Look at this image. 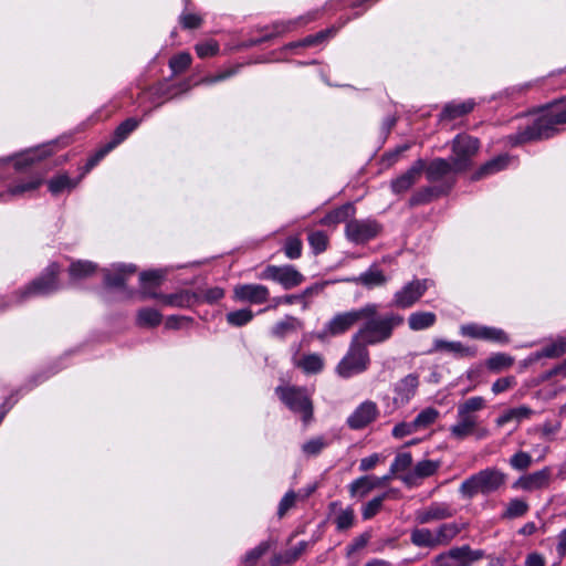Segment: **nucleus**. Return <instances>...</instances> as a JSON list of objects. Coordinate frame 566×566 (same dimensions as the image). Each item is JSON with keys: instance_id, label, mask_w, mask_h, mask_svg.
<instances>
[{"instance_id": "1", "label": "nucleus", "mask_w": 566, "mask_h": 566, "mask_svg": "<svg viewBox=\"0 0 566 566\" xmlns=\"http://www.w3.org/2000/svg\"><path fill=\"white\" fill-rule=\"evenodd\" d=\"M365 306H374V314L360 318L363 324L354 337L366 346L388 340L394 329L403 323V317L396 313L379 315V306L375 303H368Z\"/></svg>"}, {"instance_id": "2", "label": "nucleus", "mask_w": 566, "mask_h": 566, "mask_svg": "<svg viewBox=\"0 0 566 566\" xmlns=\"http://www.w3.org/2000/svg\"><path fill=\"white\" fill-rule=\"evenodd\" d=\"M462 528L455 522L440 524L437 528L413 527L410 530V543L419 548L436 549L448 546Z\"/></svg>"}, {"instance_id": "3", "label": "nucleus", "mask_w": 566, "mask_h": 566, "mask_svg": "<svg viewBox=\"0 0 566 566\" xmlns=\"http://www.w3.org/2000/svg\"><path fill=\"white\" fill-rule=\"evenodd\" d=\"M506 474L496 468H486L465 479L459 492L465 499H472L479 493L491 494L499 491L506 482Z\"/></svg>"}, {"instance_id": "4", "label": "nucleus", "mask_w": 566, "mask_h": 566, "mask_svg": "<svg viewBox=\"0 0 566 566\" xmlns=\"http://www.w3.org/2000/svg\"><path fill=\"white\" fill-rule=\"evenodd\" d=\"M564 123H566V108L552 107L527 126L518 135L517 142L548 138L554 134L555 126Z\"/></svg>"}, {"instance_id": "5", "label": "nucleus", "mask_w": 566, "mask_h": 566, "mask_svg": "<svg viewBox=\"0 0 566 566\" xmlns=\"http://www.w3.org/2000/svg\"><path fill=\"white\" fill-rule=\"evenodd\" d=\"M280 400L307 424L313 418V403L306 389L294 386H280L275 389Z\"/></svg>"}, {"instance_id": "6", "label": "nucleus", "mask_w": 566, "mask_h": 566, "mask_svg": "<svg viewBox=\"0 0 566 566\" xmlns=\"http://www.w3.org/2000/svg\"><path fill=\"white\" fill-rule=\"evenodd\" d=\"M374 306H363L358 310L338 313L325 324L324 328L317 333L316 337L318 339H325L344 334L359 322L361 317L374 314Z\"/></svg>"}, {"instance_id": "7", "label": "nucleus", "mask_w": 566, "mask_h": 566, "mask_svg": "<svg viewBox=\"0 0 566 566\" xmlns=\"http://www.w3.org/2000/svg\"><path fill=\"white\" fill-rule=\"evenodd\" d=\"M369 365V354L359 340L352 339V344L346 356L337 365V374L343 378H349L356 374L363 373Z\"/></svg>"}, {"instance_id": "8", "label": "nucleus", "mask_w": 566, "mask_h": 566, "mask_svg": "<svg viewBox=\"0 0 566 566\" xmlns=\"http://www.w3.org/2000/svg\"><path fill=\"white\" fill-rule=\"evenodd\" d=\"M484 553L480 549H472L469 545L453 547L437 555L433 566H471L474 562L482 559Z\"/></svg>"}, {"instance_id": "9", "label": "nucleus", "mask_w": 566, "mask_h": 566, "mask_svg": "<svg viewBox=\"0 0 566 566\" xmlns=\"http://www.w3.org/2000/svg\"><path fill=\"white\" fill-rule=\"evenodd\" d=\"M479 140L469 135H458L452 143V156L454 172L465 170L471 159L478 154Z\"/></svg>"}, {"instance_id": "10", "label": "nucleus", "mask_w": 566, "mask_h": 566, "mask_svg": "<svg viewBox=\"0 0 566 566\" xmlns=\"http://www.w3.org/2000/svg\"><path fill=\"white\" fill-rule=\"evenodd\" d=\"M261 280H271L281 284L285 290L298 286L304 282V275L292 265H268L260 274Z\"/></svg>"}, {"instance_id": "11", "label": "nucleus", "mask_w": 566, "mask_h": 566, "mask_svg": "<svg viewBox=\"0 0 566 566\" xmlns=\"http://www.w3.org/2000/svg\"><path fill=\"white\" fill-rule=\"evenodd\" d=\"M428 287V280H413L408 282L394 294L391 305L397 308L411 307L422 297Z\"/></svg>"}, {"instance_id": "12", "label": "nucleus", "mask_w": 566, "mask_h": 566, "mask_svg": "<svg viewBox=\"0 0 566 566\" xmlns=\"http://www.w3.org/2000/svg\"><path fill=\"white\" fill-rule=\"evenodd\" d=\"M450 433L457 440H463L469 436L483 439L489 436V430L479 428L478 417H471L457 410V422L450 427Z\"/></svg>"}, {"instance_id": "13", "label": "nucleus", "mask_w": 566, "mask_h": 566, "mask_svg": "<svg viewBox=\"0 0 566 566\" xmlns=\"http://www.w3.org/2000/svg\"><path fill=\"white\" fill-rule=\"evenodd\" d=\"M380 226L375 220H350L346 224V237L349 241L360 244L378 235Z\"/></svg>"}, {"instance_id": "14", "label": "nucleus", "mask_w": 566, "mask_h": 566, "mask_svg": "<svg viewBox=\"0 0 566 566\" xmlns=\"http://www.w3.org/2000/svg\"><path fill=\"white\" fill-rule=\"evenodd\" d=\"M553 481V473L549 467L541 470L526 473L520 476L514 483L513 488L525 492H534L548 489Z\"/></svg>"}, {"instance_id": "15", "label": "nucleus", "mask_w": 566, "mask_h": 566, "mask_svg": "<svg viewBox=\"0 0 566 566\" xmlns=\"http://www.w3.org/2000/svg\"><path fill=\"white\" fill-rule=\"evenodd\" d=\"M233 300L242 303L263 304L270 297V291L265 285L249 283L238 284L233 287Z\"/></svg>"}, {"instance_id": "16", "label": "nucleus", "mask_w": 566, "mask_h": 566, "mask_svg": "<svg viewBox=\"0 0 566 566\" xmlns=\"http://www.w3.org/2000/svg\"><path fill=\"white\" fill-rule=\"evenodd\" d=\"M60 266L56 263L50 264L44 274L33 281L24 291L28 295H46L57 290V275Z\"/></svg>"}, {"instance_id": "17", "label": "nucleus", "mask_w": 566, "mask_h": 566, "mask_svg": "<svg viewBox=\"0 0 566 566\" xmlns=\"http://www.w3.org/2000/svg\"><path fill=\"white\" fill-rule=\"evenodd\" d=\"M379 416L376 402L366 400L361 402L347 418V426L353 430H360L374 422Z\"/></svg>"}, {"instance_id": "18", "label": "nucleus", "mask_w": 566, "mask_h": 566, "mask_svg": "<svg viewBox=\"0 0 566 566\" xmlns=\"http://www.w3.org/2000/svg\"><path fill=\"white\" fill-rule=\"evenodd\" d=\"M454 513L455 511L450 504L443 502H433L429 506L416 511L415 520L418 524L424 525L451 518Z\"/></svg>"}, {"instance_id": "19", "label": "nucleus", "mask_w": 566, "mask_h": 566, "mask_svg": "<svg viewBox=\"0 0 566 566\" xmlns=\"http://www.w3.org/2000/svg\"><path fill=\"white\" fill-rule=\"evenodd\" d=\"M424 160H416L406 172L391 180V191L396 195L407 192L416 182H418L424 171Z\"/></svg>"}, {"instance_id": "20", "label": "nucleus", "mask_w": 566, "mask_h": 566, "mask_svg": "<svg viewBox=\"0 0 566 566\" xmlns=\"http://www.w3.org/2000/svg\"><path fill=\"white\" fill-rule=\"evenodd\" d=\"M418 386L419 379L415 374H409L400 379L395 387L394 403L397 407L406 406L416 395Z\"/></svg>"}, {"instance_id": "21", "label": "nucleus", "mask_w": 566, "mask_h": 566, "mask_svg": "<svg viewBox=\"0 0 566 566\" xmlns=\"http://www.w3.org/2000/svg\"><path fill=\"white\" fill-rule=\"evenodd\" d=\"M439 468V463L431 460L418 462L413 470L401 476V480L408 485H415L419 480L433 475Z\"/></svg>"}, {"instance_id": "22", "label": "nucleus", "mask_w": 566, "mask_h": 566, "mask_svg": "<svg viewBox=\"0 0 566 566\" xmlns=\"http://www.w3.org/2000/svg\"><path fill=\"white\" fill-rule=\"evenodd\" d=\"M136 272V268L132 264H115L105 271V284L109 287L123 286L126 279Z\"/></svg>"}, {"instance_id": "23", "label": "nucleus", "mask_w": 566, "mask_h": 566, "mask_svg": "<svg viewBox=\"0 0 566 566\" xmlns=\"http://www.w3.org/2000/svg\"><path fill=\"white\" fill-rule=\"evenodd\" d=\"M143 295L145 297L158 298L163 304L172 307H189L193 302V295L188 291H181L174 294H156L144 291Z\"/></svg>"}, {"instance_id": "24", "label": "nucleus", "mask_w": 566, "mask_h": 566, "mask_svg": "<svg viewBox=\"0 0 566 566\" xmlns=\"http://www.w3.org/2000/svg\"><path fill=\"white\" fill-rule=\"evenodd\" d=\"M352 282L360 284L367 289H373L386 284L387 277L377 266H370L359 276L352 279Z\"/></svg>"}, {"instance_id": "25", "label": "nucleus", "mask_w": 566, "mask_h": 566, "mask_svg": "<svg viewBox=\"0 0 566 566\" xmlns=\"http://www.w3.org/2000/svg\"><path fill=\"white\" fill-rule=\"evenodd\" d=\"M533 415V410L527 406H520L505 410L500 415L495 423L497 427H503L510 422L520 423L521 421L528 419Z\"/></svg>"}, {"instance_id": "26", "label": "nucleus", "mask_w": 566, "mask_h": 566, "mask_svg": "<svg viewBox=\"0 0 566 566\" xmlns=\"http://www.w3.org/2000/svg\"><path fill=\"white\" fill-rule=\"evenodd\" d=\"M294 365L305 374H318L324 368V358L316 353L305 354L295 360Z\"/></svg>"}, {"instance_id": "27", "label": "nucleus", "mask_w": 566, "mask_h": 566, "mask_svg": "<svg viewBox=\"0 0 566 566\" xmlns=\"http://www.w3.org/2000/svg\"><path fill=\"white\" fill-rule=\"evenodd\" d=\"M427 178L430 181H437L447 176L448 174L454 171L453 161H448L447 159L437 158L432 160L428 167L424 168Z\"/></svg>"}, {"instance_id": "28", "label": "nucleus", "mask_w": 566, "mask_h": 566, "mask_svg": "<svg viewBox=\"0 0 566 566\" xmlns=\"http://www.w3.org/2000/svg\"><path fill=\"white\" fill-rule=\"evenodd\" d=\"M378 489L374 475H365L354 480L349 486V493L353 497L363 499L373 490Z\"/></svg>"}, {"instance_id": "29", "label": "nucleus", "mask_w": 566, "mask_h": 566, "mask_svg": "<svg viewBox=\"0 0 566 566\" xmlns=\"http://www.w3.org/2000/svg\"><path fill=\"white\" fill-rule=\"evenodd\" d=\"M139 125V120L135 118H127L114 132L113 139L107 144V149H114L127 136L134 132Z\"/></svg>"}, {"instance_id": "30", "label": "nucleus", "mask_w": 566, "mask_h": 566, "mask_svg": "<svg viewBox=\"0 0 566 566\" xmlns=\"http://www.w3.org/2000/svg\"><path fill=\"white\" fill-rule=\"evenodd\" d=\"M161 321V313L151 307L140 308L136 314V324L140 327H156Z\"/></svg>"}, {"instance_id": "31", "label": "nucleus", "mask_w": 566, "mask_h": 566, "mask_svg": "<svg viewBox=\"0 0 566 566\" xmlns=\"http://www.w3.org/2000/svg\"><path fill=\"white\" fill-rule=\"evenodd\" d=\"M436 323V314L432 312H415L408 317V325L412 331H422Z\"/></svg>"}, {"instance_id": "32", "label": "nucleus", "mask_w": 566, "mask_h": 566, "mask_svg": "<svg viewBox=\"0 0 566 566\" xmlns=\"http://www.w3.org/2000/svg\"><path fill=\"white\" fill-rule=\"evenodd\" d=\"M474 107L472 101L447 104L441 114L442 119H454L470 113Z\"/></svg>"}, {"instance_id": "33", "label": "nucleus", "mask_w": 566, "mask_h": 566, "mask_svg": "<svg viewBox=\"0 0 566 566\" xmlns=\"http://www.w3.org/2000/svg\"><path fill=\"white\" fill-rule=\"evenodd\" d=\"M302 326H303V323L298 318L293 317V316H286L284 319L277 322L272 327L271 333L273 336L282 338L286 334L294 332L298 328H302Z\"/></svg>"}, {"instance_id": "34", "label": "nucleus", "mask_w": 566, "mask_h": 566, "mask_svg": "<svg viewBox=\"0 0 566 566\" xmlns=\"http://www.w3.org/2000/svg\"><path fill=\"white\" fill-rule=\"evenodd\" d=\"M513 364L514 358L504 353L493 354L485 361L486 368L493 373H500L502 370L509 369L513 366Z\"/></svg>"}, {"instance_id": "35", "label": "nucleus", "mask_w": 566, "mask_h": 566, "mask_svg": "<svg viewBox=\"0 0 566 566\" xmlns=\"http://www.w3.org/2000/svg\"><path fill=\"white\" fill-rule=\"evenodd\" d=\"M97 266L90 261H75L72 262L69 269L71 279L83 280L95 273Z\"/></svg>"}, {"instance_id": "36", "label": "nucleus", "mask_w": 566, "mask_h": 566, "mask_svg": "<svg viewBox=\"0 0 566 566\" xmlns=\"http://www.w3.org/2000/svg\"><path fill=\"white\" fill-rule=\"evenodd\" d=\"M355 208L347 203L344 205L333 211H331L328 214H326L322 220L321 224L323 226H331V224H337L343 221H345L349 216L354 214Z\"/></svg>"}, {"instance_id": "37", "label": "nucleus", "mask_w": 566, "mask_h": 566, "mask_svg": "<svg viewBox=\"0 0 566 566\" xmlns=\"http://www.w3.org/2000/svg\"><path fill=\"white\" fill-rule=\"evenodd\" d=\"M528 509H530V506L526 501L521 500V499H512L506 504V507H505L504 512L502 513V518L513 520V518L522 517L527 513Z\"/></svg>"}, {"instance_id": "38", "label": "nucleus", "mask_w": 566, "mask_h": 566, "mask_svg": "<svg viewBox=\"0 0 566 566\" xmlns=\"http://www.w3.org/2000/svg\"><path fill=\"white\" fill-rule=\"evenodd\" d=\"M434 349L440 352L452 353L458 356H473L474 353L464 347L460 342H447L442 339L434 340Z\"/></svg>"}, {"instance_id": "39", "label": "nucleus", "mask_w": 566, "mask_h": 566, "mask_svg": "<svg viewBox=\"0 0 566 566\" xmlns=\"http://www.w3.org/2000/svg\"><path fill=\"white\" fill-rule=\"evenodd\" d=\"M509 161L510 157L506 155L493 158L480 168L475 178H481L501 171L509 165Z\"/></svg>"}, {"instance_id": "40", "label": "nucleus", "mask_w": 566, "mask_h": 566, "mask_svg": "<svg viewBox=\"0 0 566 566\" xmlns=\"http://www.w3.org/2000/svg\"><path fill=\"white\" fill-rule=\"evenodd\" d=\"M50 155L46 148H36L22 153L15 160V167L22 169L25 166L33 164L36 160L45 158Z\"/></svg>"}, {"instance_id": "41", "label": "nucleus", "mask_w": 566, "mask_h": 566, "mask_svg": "<svg viewBox=\"0 0 566 566\" xmlns=\"http://www.w3.org/2000/svg\"><path fill=\"white\" fill-rule=\"evenodd\" d=\"M566 353V338L558 337L537 353V357L557 358Z\"/></svg>"}, {"instance_id": "42", "label": "nucleus", "mask_w": 566, "mask_h": 566, "mask_svg": "<svg viewBox=\"0 0 566 566\" xmlns=\"http://www.w3.org/2000/svg\"><path fill=\"white\" fill-rule=\"evenodd\" d=\"M78 181L72 180L67 175H60L49 181V190L56 196L64 190H72Z\"/></svg>"}, {"instance_id": "43", "label": "nucleus", "mask_w": 566, "mask_h": 566, "mask_svg": "<svg viewBox=\"0 0 566 566\" xmlns=\"http://www.w3.org/2000/svg\"><path fill=\"white\" fill-rule=\"evenodd\" d=\"M484 408H485V399L483 397L475 396V397H471V398L464 400L463 402L459 403L457 410L464 415H468L471 417H476L475 412H478Z\"/></svg>"}, {"instance_id": "44", "label": "nucleus", "mask_w": 566, "mask_h": 566, "mask_svg": "<svg viewBox=\"0 0 566 566\" xmlns=\"http://www.w3.org/2000/svg\"><path fill=\"white\" fill-rule=\"evenodd\" d=\"M439 418V411L432 407H428L419 412V415L413 420V426H416L417 430L426 429L430 424L434 423Z\"/></svg>"}, {"instance_id": "45", "label": "nucleus", "mask_w": 566, "mask_h": 566, "mask_svg": "<svg viewBox=\"0 0 566 566\" xmlns=\"http://www.w3.org/2000/svg\"><path fill=\"white\" fill-rule=\"evenodd\" d=\"M253 312L249 308L232 311L227 314V322L232 326H243L253 319Z\"/></svg>"}, {"instance_id": "46", "label": "nucleus", "mask_w": 566, "mask_h": 566, "mask_svg": "<svg viewBox=\"0 0 566 566\" xmlns=\"http://www.w3.org/2000/svg\"><path fill=\"white\" fill-rule=\"evenodd\" d=\"M41 184L42 178H32L27 182H20L10 187L7 191V195L12 197L23 196L24 193L31 192L39 188Z\"/></svg>"}, {"instance_id": "47", "label": "nucleus", "mask_w": 566, "mask_h": 566, "mask_svg": "<svg viewBox=\"0 0 566 566\" xmlns=\"http://www.w3.org/2000/svg\"><path fill=\"white\" fill-rule=\"evenodd\" d=\"M387 499V493L376 496L368 501L361 509V516L364 520L373 518L382 507L384 501Z\"/></svg>"}, {"instance_id": "48", "label": "nucleus", "mask_w": 566, "mask_h": 566, "mask_svg": "<svg viewBox=\"0 0 566 566\" xmlns=\"http://www.w3.org/2000/svg\"><path fill=\"white\" fill-rule=\"evenodd\" d=\"M509 462H510V465L514 470L524 471V470H527L532 465L533 459L530 453H527L525 451H518V452H515L510 458Z\"/></svg>"}, {"instance_id": "49", "label": "nucleus", "mask_w": 566, "mask_h": 566, "mask_svg": "<svg viewBox=\"0 0 566 566\" xmlns=\"http://www.w3.org/2000/svg\"><path fill=\"white\" fill-rule=\"evenodd\" d=\"M481 339L499 344H507L510 340L507 334L503 329L489 326H484Z\"/></svg>"}, {"instance_id": "50", "label": "nucleus", "mask_w": 566, "mask_h": 566, "mask_svg": "<svg viewBox=\"0 0 566 566\" xmlns=\"http://www.w3.org/2000/svg\"><path fill=\"white\" fill-rule=\"evenodd\" d=\"M191 64V55L187 52H181L169 61V66L175 74L182 73Z\"/></svg>"}, {"instance_id": "51", "label": "nucleus", "mask_w": 566, "mask_h": 566, "mask_svg": "<svg viewBox=\"0 0 566 566\" xmlns=\"http://www.w3.org/2000/svg\"><path fill=\"white\" fill-rule=\"evenodd\" d=\"M308 242L315 253H321L326 250L328 238L322 231H314L310 233Z\"/></svg>"}, {"instance_id": "52", "label": "nucleus", "mask_w": 566, "mask_h": 566, "mask_svg": "<svg viewBox=\"0 0 566 566\" xmlns=\"http://www.w3.org/2000/svg\"><path fill=\"white\" fill-rule=\"evenodd\" d=\"M354 518H355V515H354V510L352 507L342 510L335 518V524H336L337 530H339V531L348 530L349 527L353 526Z\"/></svg>"}, {"instance_id": "53", "label": "nucleus", "mask_w": 566, "mask_h": 566, "mask_svg": "<svg viewBox=\"0 0 566 566\" xmlns=\"http://www.w3.org/2000/svg\"><path fill=\"white\" fill-rule=\"evenodd\" d=\"M412 463V457L409 452H402L396 455L390 467L391 474L406 471Z\"/></svg>"}, {"instance_id": "54", "label": "nucleus", "mask_w": 566, "mask_h": 566, "mask_svg": "<svg viewBox=\"0 0 566 566\" xmlns=\"http://www.w3.org/2000/svg\"><path fill=\"white\" fill-rule=\"evenodd\" d=\"M326 447V441L323 437H316L306 441L302 446V451L306 455H316Z\"/></svg>"}, {"instance_id": "55", "label": "nucleus", "mask_w": 566, "mask_h": 566, "mask_svg": "<svg viewBox=\"0 0 566 566\" xmlns=\"http://www.w3.org/2000/svg\"><path fill=\"white\" fill-rule=\"evenodd\" d=\"M285 255L291 259H298L302 253V242L297 238L287 239L284 247Z\"/></svg>"}, {"instance_id": "56", "label": "nucleus", "mask_w": 566, "mask_h": 566, "mask_svg": "<svg viewBox=\"0 0 566 566\" xmlns=\"http://www.w3.org/2000/svg\"><path fill=\"white\" fill-rule=\"evenodd\" d=\"M224 296V290L219 286L209 287L201 291L199 298L202 302L216 303Z\"/></svg>"}, {"instance_id": "57", "label": "nucleus", "mask_w": 566, "mask_h": 566, "mask_svg": "<svg viewBox=\"0 0 566 566\" xmlns=\"http://www.w3.org/2000/svg\"><path fill=\"white\" fill-rule=\"evenodd\" d=\"M516 385V379L514 376H506L503 378H499L495 380L492 385V392L494 395H499L501 392H504L511 388H513Z\"/></svg>"}, {"instance_id": "58", "label": "nucleus", "mask_w": 566, "mask_h": 566, "mask_svg": "<svg viewBox=\"0 0 566 566\" xmlns=\"http://www.w3.org/2000/svg\"><path fill=\"white\" fill-rule=\"evenodd\" d=\"M417 428L416 426H413V421L411 422H400L398 424H396L392 429V436L395 438H403L406 436H409V434H412L415 432H417Z\"/></svg>"}, {"instance_id": "59", "label": "nucleus", "mask_w": 566, "mask_h": 566, "mask_svg": "<svg viewBox=\"0 0 566 566\" xmlns=\"http://www.w3.org/2000/svg\"><path fill=\"white\" fill-rule=\"evenodd\" d=\"M218 44L214 41H208L196 45V52L200 57L212 56L218 52Z\"/></svg>"}, {"instance_id": "60", "label": "nucleus", "mask_w": 566, "mask_h": 566, "mask_svg": "<svg viewBox=\"0 0 566 566\" xmlns=\"http://www.w3.org/2000/svg\"><path fill=\"white\" fill-rule=\"evenodd\" d=\"M432 197L433 190L431 188H423L412 195V197L410 198V205L418 206L424 203L427 201H430Z\"/></svg>"}, {"instance_id": "61", "label": "nucleus", "mask_w": 566, "mask_h": 566, "mask_svg": "<svg viewBox=\"0 0 566 566\" xmlns=\"http://www.w3.org/2000/svg\"><path fill=\"white\" fill-rule=\"evenodd\" d=\"M296 501V494L294 492H287L279 504L277 514L282 517L291 507L294 506Z\"/></svg>"}, {"instance_id": "62", "label": "nucleus", "mask_w": 566, "mask_h": 566, "mask_svg": "<svg viewBox=\"0 0 566 566\" xmlns=\"http://www.w3.org/2000/svg\"><path fill=\"white\" fill-rule=\"evenodd\" d=\"M484 326L479 324L462 325L460 332L463 336L481 339Z\"/></svg>"}, {"instance_id": "63", "label": "nucleus", "mask_w": 566, "mask_h": 566, "mask_svg": "<svg viewBox=\"0 0 566 566\" xmlns=\"http://www.w3.org/2000/svg\"><path fill=\"white\" fill-rule=\"evenodd\" d=\"M268 549L269 544L265 542L261 543L245 555L244 563L250 565L255 563Z\"/></svg>"}, {"instance_id": "64", "label": "nucleus", "mask_w": 566, "mask_h": 566, "mask_svg": "<svg viewBox=\"0 0 566 566\" xmlns=\"http://www.w3.org/2000/svg\"><path fill=\"white\" fill-rule=\"evenodd\" d=\"M201 18L195 13H184L180 15V23L186 29H196L201 24Z\"/></svg>"}]
</instances>
